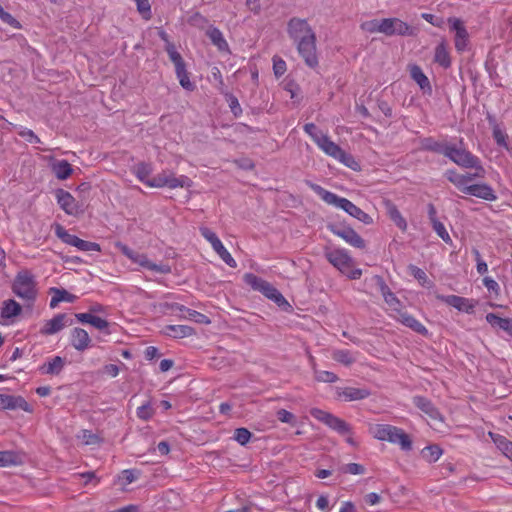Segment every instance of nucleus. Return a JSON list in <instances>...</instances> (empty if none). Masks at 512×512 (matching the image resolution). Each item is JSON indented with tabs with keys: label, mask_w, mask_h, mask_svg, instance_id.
<instances>
[{
	"label": "nucleus",
	"mask_w": 512,
	"mask_h": 512,
	"mask_svg": "<svg viewBox=\"0 0 512 512\" xmlns=\"http://www.w3.org/2000/svg\"><path fill=\"white\" fill-rule=\"evenodd\" d=\"M306 185L313 190L326 204L342 209L353 218L360 222L369 225L373 222L372 217L364 212L361 208L357 207L350 200L340 197L337 194L330 192L322 186L313 183L309 180L305 181Z\"/></svg>",
	"instance_id": "7ed1b4c3"
},
{
	"label": "nucleus",
	"mask_w": 512,
	"mask_h": 512,
	"mask_svg": "<svg viewBox=\"0 0 512 512\" xmlns=\"http://www.w3.org/2000/svg\"><path fill=\"white\" fill-rule=\"evenodd\" d=\"M327 260L342 273H346L352 266V258L344 249H334L326 253Z\"/></svg>",
	"instance_id": "9b49d317"
},
{
	"label": "nucleus",
	"mask_w": 512,
	"mask_h": 512,
	"mask_svg": "<svg viewBox=\"0 0 512 512\" xmlns=\"http://www.w3.org/2000/svg\"><path fill=\"white\" fill-rule=\"evenodd\" d=\"M465 194L486 201H495L497 199V195L494 189L486 183L469 185V187L465 188Z\"/></svg>",
	"instance_id": "a211bd4d"
},
{
	"label": "nucleus",
	"mask_w": 512,
	"mask_h": 512,
	"mask_svg": "<svg viewBox=\"0 0 512 512\" xmlns=\"http://www.w3.org/2000/svg\"><path fill=\"white\" fill-rule=\"evenodd\" d=\"M21 312V305L15 300L9 299L3 302L0 315L2 319L9 320L19 316Z\"/></svg>",
	"instance_id": "c85d7f7f"
},
{
	"label": "nucleus",
	"mask_w": 512,
	"mask_h": 512,
	"mask_svg": "<svg viewBox=\"0 0 512 512\" xmlns=\"http://www.w3.org/2000/svg\"><path fill=\"white\" fill-rule=\"evenodd\" d=\"M200 234L211 244L213 249L221 243V240L216 233L207 227H201Z\"/></svg>",
	"instance_id": "5fc2aeb1"
},
{
	"label": "nucleus",
	"mask_w": 512,
	"mask_h": 512,
	"mask_svg": "<svg viewBox=\"0 0 512 512\" xmlns=\"http://www.w3.org/2000/svg\"><path fill=\"white\" fill-rule=\"evenodd\" d=\"M492 134L498 146L503 147L507 150L509 149V145L507 142V134L499 127V125L495 124L493 126Z\"/></svg>",
	"instance_id": "de8ad7c7"
},
{
	"label": "nucleus",
	"mask_w": 512,
	"mask_h": 512,
	"mask_svg": "<svg viewBox=\"0 0 512 512\" xmlns=\"http://www.w3.org/2000/svg\"><path fill=\"white\" fill-rule=\"evenodd\" d=\"M252 433L246 428H237L234 432L233 439L240 445H246L251 439Z\"/></svg>",
	"instance_id": "603ef678"
},
{
	"label": "nucleus",
	"mask_w": 512,
	"mask_h": 512,
	"mask_svg": "<svg viewBox=\"0 0 512 512\" xmlns=\"http://www.w3.org/2000/svg\"><path fill=\"white\" fill-rule=\"evenodd\" d=\"M175 308L177 310H179L180 312L187 313L186 318L189 320H193L196 323H200V324H209L210 323V319L206 315H204L196 310H192L183 305H178V304L175 306Z\"/></svg>",
	"instance_id": "c9c22d12"
},
{
	"label": "nucleus",
	"mask_w": 512,
	"mask_h": 512,
	"mask_svg": "<svg viewBox=\"0 0 512 512\" xmlns=\"http://www.w3.org/2000/svg\"><path fill=\"white\" fill-rule=\"evenodd\" d=\"M166 52L170 58V60L173 62L175 68L176 67H179L183 64H185L182 56L180 55V53L176 50L174 44L172 43H168L166 45Z\"/></svg>",
	"instance_id": "3c124183"
},
{
	"label": "nucleus",
	"mask_w": 512,
	"mask_h": 512,
	"mask_svg": "<svg viewBox=\"0 0 512 512\" xmlns=\"http://www.w3.org/2000/svg\"><path fill=\"white\" fill-rule=\"evenodd\" d=\"M70 344L74 349L82 352L90 347L91 338L86 330L75 327L70 332Z\"/></svg>",
	"instance_id": "6ab92c4d"
},
{
	"label": "nucleus",
	"mask_w": 512,
	"mask_h": 512,
	"mask_svg": "<svg viewBox=\"0 0 512 512\" xmlns=\"http://www.w3.org/2000/svg\"><path fill=\"white\" fill-rule=\"evenodd\" d=\"M56 236L61 239L67 245L76 247L79 241V237L76 235L70 234L66 229H64L61 225H57L55 229Z\"/></svg>",
	"instance_id": "ea45409f"
},
{
	"label": "nucleus",
	"mask_w": 512,
	"mask_h": 512,
	"mask_svg": "<svg viewBox=\"0 0 512 512\" xmlns=\"http://www.w3.org/2000/svg\"><path fill=\"white\" fill-rule=\"evenodd\" d=\"M485 319L493 328L503 330L512 338V318H502L495 313H488Z\"/></svg>",
	"instance_id": "cd10ccee"
},
{
	"label": "nucleus",
	"mask_w": 512,
	"mask_h": 512,
	"mask_svg": "<svg viewBox=\"0 0 512 512\" xmlns=\"http://www.w3.org/2000/svg\"><path fill=\"white\" fill-rule=\"evenodd\" d=\"M410 74L412 79L420 86L422 90L431 91L429 79L419 66L413 65L410 69Z\"/></svg>",
	"instance_id": "f704fd0d"
},
{
	"label": "nucleus",
	"mask_w": 512,
	"mask_h": 512,
	"mask_svg": "<svg viewBox=\"0 0 512 512\" xmlns=\"http://www.w3.org/2000/svg\"><path fill=\"white\" fill-rule=\"evenodd\" d=\"M166 187H169L171 189H175L178 187H190L192 184V181L189 177L185 175L181 176H175L173 173L168 174V181H166Z\"/></svg>",
	"instance_id": "4c0bfd02"
},
{
	"label": "nucleus",
	"mask_w": 512,
	"mask_h": 512,
	"mask_svg": "<svg viewBox=\"0 0 512 512\" xmlns=\"http://www.w3.org/2000/svg\"><path fill=\"white\" fill-rule=\"evenodd\" d=\"M168 174V172L164 171L156 175L155 177L151 178L149 182H147V186L152 188L166 187V181H168Z\"/></svg>",
	"instance_id": "6e6d98bb"
},
{
	"label": "nucleus",
	"mask_w": 512,
	"mask_h": 512,
	"mask_svg": "<svg viewBox=\"0 0 512 512\" xmlns=\"http://www.w3.org/2000/svg\"><path fill=\"white\" fill-rule=\"evenodd\" d=\"M341 471L343 473H348V474H352V475H360V474L365 473V467L358 463H349V464L344 465L341 468Z\"/></svg>",
	"instance_id": "13d9d810"
},
{
	"label": "nucleus",
	"mask_w": 512,
	"mask_h": 512,
	"mask_svg": "<svg viewBox=\"0 0 512 512\" xmlns=\"http://www.w3.org/2000/svg\"><path fill=\"white\" fill-rule=\"evenodd\" d=\"M410 272L416 278L420 284L424 287L430 288L433 286L432 281H430L426 275V273L419 267L411 265Z\"/></svg>",
	"instance_id": "49530a36"
},
{
	"label": "nucleus",
	"mask_w": 512,
	"mask_h": 512,
	"mask_svg": "<svg viewBox=\"0 0 512 512\" xmlns=\"http://www.w3.org/2000/svg\"><path fill=\"white\" fill-rule=\"evenodd\" d=\"M451 22V29L455 31V48L457 51L462 52L468 45V32L459 19H449Z\"/></svg>",
	"instance_id": "aec40b11"
},
{
	"label": "nucleus",
	"mask_w": 512,
	"mask_h": 512,
	"mask_svg": "<svg viewBox=\"0 0 512 512\" xmlns=\"http://www.w3.org/2000/svg\"><path fill=\"white\" fill-rule=\"evenodd\" d=\"M314 376L318 382L335 383L336 381H338V376L330 371L315 369Z\"/></svg>",
	"instance_id": "09e8293b"
},
{
	"label": "nucleus",
	"mask_w": 512,
	"mask_h": 512,
	"mask_svg": "<svg viewBox=\"0 0 512 512\" xmlns=\"http://www.w3.org/2000/svg\"><path fill=\"white\" fill-rule=\"evenodd\" d=\"M310 414L312 417L324 423L330 429H332L333 431L337 432L342 436L352 434V428L350 424L329 412H326L319 408H312L310 410Z\"/></svg>",
	"instance_id": "0eeeda50"
},
{
	"label": "nucleus",
	"mask_w": 512,
	"mask_h": 512,
	"mask_svg": "<svg viewBox=\"0 0 512 512\" xmlns=\"http://www.w3.org/2000/svg\"><path fill=\"white\" fill-rule=\"evenodd\" d=\"M49 294L52 295L49 303L51 309H55L60 302L73 303L77 299L76 295L71 294L63 288L51 287L49 289Z\"/></svg>",
	"instance_id": "393cba45"
},
{
	"label": "nucleus",
	"mask_w": 512,
	"mask_h": 512,
	"mask_svg": "<svg viewBox=\"0 0 512 512\" xmlns=\"http://www.w3.org/2000/svg\"><path fill=\"white\" fill-rule=\"evenodd\" d=\"M331 231L333 234L339 236L351 246L359 249L365 248L364 239L354 229L350 227L334 225L331 227Z\"/></svg>",
	"instance_id": "9d476101"
},
{
	"label": "nucleus",
	"mask_w": 512,
	"mask_h": 512,
	"mask_svg": "<svg viewBox=\"0 0 512 512\" xmlns=\"http://www.w3.org/2000/svg\"><path fill=\"white\" fill-rule=\"evenodd\" d=\"M388 214L390 219L395 223V225L399 229H401L402 231H405L407 229V222L396 206H390L388 209Z\"/></svg>",
	"instance_id": "79ce46f5"
},
{
	"label": "nucleus",
	"mask_w": 512,
	"mask_h": 512,
	"mask_svg": "<svg viewBox=\"0 0 512 512\" xmlns=\"http://www.w3.org/2000/svg\"><path fill=\"white\" fill-rule=\"evenodd\" d=\"M287 33L296 44L298 53L305 63L314 68L318 65L316 34L306 19L292 17L287 23Z\"/></svg>",
	"instance_id": "f257e3e1"
},
{
	"label": "nucleus",
	"mask_w": 512,
	"mask_h": 512,
	"mask_svg": "<svg viewBox=\"0 0 512 512\" xmlns=\"http://www.w3.org/2000/svg\"><path fill=\"white\" fill-rule=\"evenodd\" d=\"M132 262L138 264L139 266L154 271L159 274H169L171 273V267L168 264L160 263L156 264L149 260L146 254L136 252L135 256L132 259Z\"/></svg>",
	"instance_id": "f3484780"
},
{
	"label": "nucleus",
	"mask_w": 512,
	"mask_h": 512,
	"mask_svg": "<svg viewBox=\"0 0 512 512\" xmlns=\"http://www.w3.org/2000/svg\"><path fill=\"white\" fill-rule=\"evenodd\" d=\"M0 19L2 20V22L8 24L9 26L15 29L21 28L20 22L6 11L0 13Z\"/></svg>",
	"instance_id": "e2e57ef3"
},
{
	"label": "nucleus",
	"mask_w": 512,
	"mask_h": 512,
	"mask_svg": "<svg viewBox=\"0 0 512 512\" xmlns=\"http://www.w3.org/2000/svg\"><path fill=\"white\" fill-rule=\"evenodd\" d=\"M0 409L2 410H16L21 409L25 412H31L32 408L28 402L21 396H13L7 394H0Z\"/></svg>",
	"instance_id": "2eb2a0df"
},
{
	"label": "nucleus",
	"mask_w": 512,
	"mask_h": 512,
	"mask_svg": "<svg viewBox=\"0 0 512 512\" xmlns=\"http://www.w3.org/2000/svg\"><path fill=\"white\" fill-rule=\"evenodd\" d=\"M303 129L326 155L354 171L360 170V164L355 160L353 155L344 151L338 144L333 142L327 134L322 133L314 123H306Z\"/></svg>",
	"instance_id": "f03ea898"
},
{
	"label": "nucleus",
	"mask_w": 512,
	"mask_h": 512,
	"mask_svg": "<svg viewBox=\"0 0 512 512\" xmlns=\"http://www.w3.org/2000/svg\"><path fill=\"white\" fill-rule=\"evenodd\" d=\"M152 172V168L150 164L141 162L136 166V176L137 178L147 186V182L150 181L149 175Z\"/></svg>",
	"instance_id": "a18cd8bd"
},
{
	"label": "nucleus",
	"mask_w": 512,
	"mask_h": 512,
	"mask_svg": "<svg viewBox=\"0 0 512 512\" xmlns=\"http://www.w3.org/2000/svg\"><path fill=\"white\" fill-rule=\"evenodd\" d=\"M382 34L386 36H413L415 29L399 18H383Z\"/></svg>",
	"instance_id": "6e6552de"
},
{
	"label": "nucleus",
	"mask_w": 512,
	"mask_h": 512,
	"mask_svg": "<svg viewBox=\"0 0 512 512\" xmlns=\"http://www.w3.org/2000/svg\"><path fill=\"white\" fill-rule=\"evenodd\" d=\"M443 451L438 445H430L423 449L422 455L429 463L436 462L442 455Z\"/></svg>",
	"instance_id": "37998d69"
},
{
	"label": "nucleus",
	"mask_w": 512,
	"mask_h": 512,
	"mask_svg": "<svg viewBox=\"0 0 512 512\" xmlns=\"http://www.w3.org/2000/svg\"><path fill=\"white\" fill-rule=\"evenodd\" d=\"M213 250L218 254V256L222 259V261L225 264H227L229 267L235 268L237 266L235 259L228 252V250L224 247L222 242L218 246H216Z\"/></svg>",
	"instance_id": "c03bdc74"
},
{
	"label": "nucleus",
	"mask_w": 512,
	"mask_h": 512,
	"mask_svg": "<svg viewBox=\"0 0 512 512\" xmlns=\"http://www.w3.org/2000/svg\"><path fill=\"white\" fill-rule=\"evenodd\" d=\"M332 358L345 366H350L356 360L351 351L345 349L333 351Z\"/></svg>",
	"instance_id": "a19ab883"
},
{
	"label": "nucleus",
	"mask_w": 512,
	"mask_h": 512,
	"mask_svg": "<svg viewBox=\"0 0 512 512\" xmlns=\"http://www.w3.org/2000/svg\"><path fill=\"white\" fill-rule=\"evenodd\" d=\"M72 321L68 320V317L65 313H59L55 315L52 319L47 320L40 329V333L42 335H54L61 331L67 325H71Z\"/></svg>",
	"instance_id": "ddd939ff"
},
{
	"label": "nucleus",
	"mask_w": 512,
	"mask_h": 512,
	"mask_svg": "<svg viewBox=\"0 0 512 512\" xmlns=\"http://www.w3.org/2000/svg\"><path fill=\"white\" fill-rule=\"evenodd\" d=\"M244 282L250 286L253 290L262 292L264 288L267 286L269 282L262 279L261 277L253 274V273H246L243 276Z\"/></svg>",
	"instance_id": "e433bc0d"
},
{
	"label": "nucleus",
	"mask_w": 512,
	"mask_h": 512,
	"mask_svg": "<svg viewBox=\"0 0 512 512\" xmlns=\"http://www.w3.org/2000/svg\"><path fill=\"white\" fill-rule=\"evenodd\" d=\"M434 61L444 68L451 65V59L446 44L441 42L435 48Z\"/></svg>",
	"instance_id": "473e14b6"
},
{
	"label": "nucleus",
	"mask_w": 512,
	"mask_h": 512,
	"mask_svg": "<svg viewBox=\"0 0 512 512\" xmlns=\"http://www.w3.org/2000/svg\"><path fill=\"white\" fill-rule=\"evenodd\" d=\"M206 35L210 39L212 44L216 46L220 52L230 53L228 42L224 38L223 33L217 27L210 26L206 30Z\"/></svg>",
	"instance_id": "bb28decb"
},
{
	"label": "nucleus",
	"mask_w": 512,
	"mask_h": 512,
	"mask_svg": "<svg viewBox=\"0 0 512 512\" xmlns=\"http://www.w3.org/2000/svg\"><path fill=\"white\" fill-rule=\"evenodd\" d=\"M489 436L497 448L512 461V442L505 436L493 432H489Z\"/></svg>",
	"instance_id": "7c9ffc66"
},
{
	"label": "nucleus",
	"mask_w": 512,
	"mask_h": 512,
	"mask_svg": "<svg viewBox=\"0 0 512 512\" xmlns=\"http://www.w3.org/2000/svg\"><path fill=\"white\" fill-rule=\"evenodd\" d=\"M49 164L52 172L59 180H66L73 172L71 164L67 160H56L54 157H49Z\"/></svg>",
	"instance_id": "412c9836"
},
{
	"label": "nucleus",
	"mask_w": 512,
	"mask_h": 512,
	"mask_svg": "<svg viewBox=\"0 0 512 512\" xmlns=\"http://www.w3.org/2000/svg\"><path fill=\"white\" fill-rule=\"evenodd\" d=\"M372 281L374 284L378 287L381 295L384 298V301L389 306V308L392 311H395L399 314L401 312V302L400 300L395 296V294L390 290L388 285L385 283L384 279L379 275H374L372 277Z\"/></svg>",
	"instance_id": "1a4fd4ad"
},
{
	"label": "nucleus",
	"mask_w": 512,
	"mask_h": 512,
	"mask_svg": "<svg viewBox=\"0 0 512 512\" xmlns=\"http://www.w3.org/2000/svg\"><path fill=\"white\" fill-rule=\"evenodd\" d=\"M273 71L276 77H281L286 72V63L283 59L273 58Z\"/></svg>",
	"instance_id": "680f3d73"
},
{
	"label": "nucleus",
	"mask_w": 512,
	"mask_h": 512,
	"mask_svg": "<svg viewBox=\"0 0 512 512\" xmlns=\"http://www.w3.org/2000/svg\"><path fill=\"white\" fill-rule=\"evenodd\" d=\"M336 394L339 398L350 402L367 398L370 395V391L362 388L344 387L337 388Z\"/></svg>",
	"instance_id": "5701e85b"
},
{
	"label": "nucleus",
	"mask_w": 512,
	"mask_h": 512,
	"mask_svg": "<svg viewBox=\"0 0 512 512\" xmlns=\"http://www.w3.org/2000/svg\"><path fill=\"white\" fill-rule=\"evenodd\" d=\"M436 298L458 311L472 313L475 304L472 300L457 295H437Z\"/></svg>",
	"instance_id": "4468645a"
},
{
	"label": "nucleus",
	"mask_w": 512,
	"mask_h": 512,
	"mask_svg": "<svg viewBox=\"0 0 512 512\" xmlns=\"http://www.w3.org/2000/svg\"><path fill=\"white\" fill-rule=\"evenodd\" d=\"M162 334L174 339L187 338L195 334V329L188 325H166Z\"/></svg>",
	"instance_id": "b1692460"
},
{
	"label": "nucleus",
	"mask_w": 512,
	"mask_h": 512,
	"mask_svg": "<svg viewBox=\"0 0 512 512\" xmlns=\"http://www.w3.org/2000/svg\"><path fill=\"white\" fill-rule=\"evenodd\" d=\"M261 293L264 294L268 299L274 301L279 307H290L285 297L270 283L267 284Z\"/></svg>",
	"instance_id": "2f4dec72"
},
{
	"label": "nucleus",
	"mask_w": 512,
	"mask_h": 512,
	"mask_svg": "<svg viewBox=\"0 0 512 512\" xmlns=\"http://www.w3.org/2000/svg\"><path fill=\"white\" fill-rule=\"evenodd\" d=\"M412 402L431 420L442 421V415L440 411L428 398L417 395L413 397Z\"/></svg>",
	"instance_id": "dca6fc26"
},
{
	"label": "nucleus",
	"mask_w": 512,
	"mask_h": 512,
	"mask_svg": "<svg viewBox=\"0 0 512 512\" xmlns=\"http://www.w3.org/2000/svg\"><path fill=\"white\" fill-rule=\"evenodd\" d=\"M447 143L436 141L432 137H426L421 140V149L426 151H431L439 154L445 153Z\"/></svg>",
	"instance_id": "72a5a7b5"
},
{
	"label": "nucleus",
	"mask_w": 512,
	"mask_h": 512,
	"mask_svg": "<svg viewBox=\"0 0 512 512\" xmlns=\"http://www.w3.org/2000/svg\"><path fill=\"white\" fill-rule=\"evenodd\" d=\"M12 292L24 301L34 302L38 295L34 274L28 269L20 270L12 283Z\"/></svg>",
	"instance_id": "39448f33"
},
{
	"label": "nucleus",
	"mask_w": 512,
	"mask_h": 512,
	"mask_svg": "<svg viewBox=\"0 0 512 512\" xmlns=\"http://www.w3.org/2000/svg\"><path fill=\"white\" fill-rule=\"evenodd\" d=\"M444 156L449 158L452 162L458 166L464 168H474L479 171L482 170L480 159L473 155L470 151L456 145L448 144L444 153ZM481 174V172H479Z\"/></svg>",
	"instance_id": "423d86ee"
},
{
	"label": "nucleus",
	"mask_w": 512,
	"mask_h": 512,
	"mask_svg": "<svg viewBox=\"0 0 512 512\" xmlns=\"http://www.w3.org/2000/svg\"><path fill=\"white\" fill-rule=\"evenodd\" d=\"M19 135L29 143H40V138L30 129L23 128Z\"/></svg>",
	"instance_id": "0e129e2a"
},
{
	"label": "nucleus",
	"mask_w": 512,
	"mask_h": 512,
	"mask_svg": "<svg viewBox=\"0 0 512 512\" xmlns=\"http://www.w3.org/2000/svg\"><path fill=\"white\" fill-rule=\"evenodd\" d=\"M76 248L80 251H85V252L86 251H96V252L101 251V247L98 243L86 241L83 239H79Z\"/></svg>",
	"instance_id": "bf43d9fd"
},
{
	"label": "nucleus",
	"mask_w": 512,
	"mask_h": 512,
	"mask_svg": "<svg viewBox=\"0 0 512 512\" xmlns=\"http://www.w3.org/2000/svg\"><path fill=\"white\" fill-rule=\"evenodd\" d=\"M483 285L487 288L488 291H492L495 294H498L500 291L499 284L491 277H484Z\"/></svg>",
	"instance_id": "338daca9"
},
{
	"label": "nucleus",
	"mask_w": 512,
	"mask_h": 512,
	"mask_svg": "<svg viewBox=\"0 0 512 512\" xmlns=\"http://www.w3.org/2000/svg\"><path fill=\"white\" fill-rule=\"evenodd\" d=\"M115 247L121 251L123 255H125L128 259L132 261L133 257L136 254V251L132 250L130 247H128L126 244L122 242H116Z\"/></svg>",
	"instance_id": "774afa93"
},
{
	"label": "nucleus",
	"mask_w": 512,
	"mask_h": 512,
	"mask_svg": "<svg viewBox=\"0 0 512 512\" xmlns=\"http://www.w3.org/2000/svg\"><path fill=\"white\" fill-rule=\"evenodd\" d=\"M370 434L377 440L399 445L401 450H412L410 436L401 428L390 424H374L369 427Z\"/></svg>",
	"instance_id": "20e7f679"
},
{
	"label": "nucleus",
	"mask_w": 512,
	"mask_h": 512,
	"mask_svg": "<svg viewBox=\"0 0 512 512\" xmlns=\"http://www.w3.org/2000/svg\"><path fill=\"white\" fill-rule=\"evenodd\" d=\"M65 366V359L60 356L49 358L39 367V371L44 375H59Z\"/></svg>",
	"instance_id": "a878e982"
},
{
	"label": "nucleus",
	"mask_w": 512,
	"mask_h": 512,
	"mask_svg": "<svg viewBox=\"0 0 512 512\" xmlns=\"http://www.w3.org/2000/svg\"><path fill=\"white\" fill-rule=\"evenodd\" d=\"M277 418L279 421H281L282 423H288V424H291V425H295L296 424V418L295 416L285 410V409H280L277 411Z\"/></svg>",
	"instance_id": "052dcab7"
},
{
	"label": "nucleus",
	"mask_w": 512,
	"mask_h": 512,
	"mask_svg": "<svg viewBox=\"0 0 512 512\" xmlns=\"http://www.w3.org/2000/svg\"><path fill=\"white\" fill-rule=\"evenodd\" d=\"M225 96H226L227 102L229 103V107H230L231 111L235 115L240 113L242 110H241L240 104L238 102V99L230 93H225Z\"/></svg>",
	"instance_id": "69168bd1"
},
{
	"label": "nucleus",
	"mask_w": 512,
	"mask_h": 512,
	"mask_svg": "<svg viewBox=\"0 0 512 512\" xmlns=\"http://www.w3.org/2000/svg\"><path fill=\"white\" fill-rule=\"evenodd\" d=\"M396 320L420 335H428L427 328L414 316L407 312H399L398 316L396 317Z\"/></svg>",
	"instance_id": "4be33fe9"
},
{
	"label": "nucleus",
	"mask_w": 512,
	"mask_h": 512,
	"mask_svg": "<svg viewBox=\"0 0 512 512\" xmlns=\"http://www.w3.org/2000/svg\"><path fill=\"white\" fill-rule=\"evenodd\" d=\"M446 178L453 183L458 189H460L463 193H465V188L469 187V183L472 181L470 176H466L465 174H459L454 169L447 170Z\"/></svg>",
	"instance_id": "c756f323"
},
{
	"label": "nucleus",
	"mask_w": 512,
	"mask_h": 512,
	"mask_svg": "<svg viewBox=\"0 0 512 512\" xmlns=\"http://www.w3.org/2000/svg\"><path fill=\"white\" fill-rule=\"evenodd\" d=\"M433 230L436 232V234L446 243L451 242V237L449 233L447 232L445 226L443 223H441L439 220L434 221L431 223Z\"/></svg>",
	"instance_id": "4d7b16f0"
},
{
	"label": "nucleus",
	"mask_w": 512,
	"mask_h": 512,
	"mask_svg": "<svg viewBox=\"0 0 512 512\" xmlns=\"http://www.w3.org/2000/svg\"><path fill=\"white\" fill-rule=\"evenodd\" d=\"M136 415L141 420L147 421L151 419L154 415V409L152 408L150 402H146L139 406L136 410Z\"/></svg>",
	"instance_id": "864d4df0"
},
{
	"label": "nucleus",
	"mask_w": 512,
	"mask_h": 512,
	"mask_svg": "<svg viewBox=\"0 0 512 512\" xmlns=\"http://www.w3.org/2000/svg\"><path fill=\"white\" fill-rule=\"evenodd\" d=\"M361 29L368 33H382V19H372L361 24Z\"/></svg>",
	"instance_id": "8fccbe9b"
},
{
	"label": "nucleus",
	"mask_w": 512,
	"mask_h": 512,
	"mask_svg": "<svg viewBox=\"0 0 512 512\" xmlns=\"http://www.w3.org/2000/svg\"><path fill=\"white\" fill-rule=\"evenodd\" d=\"M57 203L69 215H77L81 207L72 194L66 190L58 189L55 192Z\"/></svg>",
	"instance_id": "f8f14e48"
},
{
	"label": "nucleus",
	"mask_w": 512,
	"mask_h": 512,
	"mask_svg": "<svg viewBox=\"0 0 512 512\" xmlns=\"http://www.w3.org/2000/svg\"><path fill=\"white\" fill-rule=\"evenodd\" d=\"M22 463L21 456L14 451H0V466H12Z\"/></svg>",
	"instance_id": "58836bf2"
}]
</instances>
